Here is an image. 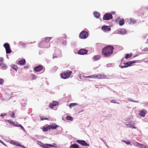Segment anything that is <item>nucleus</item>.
<instances>
[{
	"instance_id": "f257e3e1",
	"label": "nucleus",
	"mask_w": 148,
	"mask_h": 148,
	"mask_svg": "<svg viewBox=\"0 0 148 148\" xmlns=\"http://www.w3.org/2000/svg\"><path fill=\"white\" fill-rule=\"evenodd\" d=\"M114 49V47L112 46H107L102 49V54L105 57H108L110 56L113 54Z\"/></svg>"
},
{
	"instance_id": "f03ea898",
	"label": "nucleus",
	"mask_w": 148,
	"mask_h": 148,
	"mask_svg": "<svg viewBox=\"0 0 148 148\" xmlns=\"http://www.w3.org/2000/svg\"><path fill=\"white\" fill-rule=\"evenodd\" d=\"M72 73V71L69 70L64 71L60 74L61 77L64 79L68 78Z\"/></svg>"
},
{
	"instance_id": "7ed1b4c3",
	"label": "nucleus",
	"mask_w": 148,
	"mask_h": 148,
	"mask_svg": "<svg viewBox=\"0 0 148 148\" xmlns=\"http://www.w3.org/2000/svg\"><path fill=\"white\" fill-rule=\"evenodd\" d=\"M88 33L87 32L82 31L79 34V37L81 39H85L88 36Z\"/></svg>"
},
{
	"instance_id": "20e7f679",
	"label": "nucleus",
	"mask_w": 148,
	"mask_h": 148,
	"mask_svg": "<svg viewBox=\"0 0 148 148\" xmlns=\"http://www.w3.org/2000/svg\"><path fill=\"white\" fill-rule=\"evenodd\" d=\"M136 62L135 60L132 61L128 62L126 63H124V66H121V68H126L131 66L132 64L135 63Z\"/></svg>"
},
{
	"instance_id": "39448f33",
	"label": "nucleus",
	"mask_w": 148,
	"mask_h": 148,
	"mask_svg": "<svg viewBox=\"0 0 148 148\" xmlns=\"http://www.w3.org/2000/svg\"><path fill=\"white\" fill-rule=\"evenodd\" d=\"M3 46L6 49L7 53H10L11 52L10 45L8 43H5L4 44Z\"/></svg>"
},
{
	"instance_id": "423d86ee",
	"label": "nucleus",
	"mask_w": 148,
	"mask_h": 148,
	"mask_svg": "<svg viewBox=\"0 0 148 148\" xmlns=\"http://www.w3.org/2000/svg\"><path fill=\"white\" fill-rule=\"evenodd\" d=\"M112 18V16L110 14L106 13L103 16V20H108Z\"/></svg>"
},
{
	"instance_id": "0eeeda50",
	"label": "nucleus",
	"mask_w": 148,
	"mask_h": 148,
	"mask_svg": "<svg viewBox=\"0 0 148 148\" xmlns=\"http://www.w3.org/2000/svg\"><path fill=\"white\" fill-rule=\"evenodd\" d=\"M43 68L45 69L42 66L40 65L37 66L35 67L34 70L35 71L38 72L43 70Z\"/></svg>"
},
{
	"instance_id": "6e6552de",
	"label": "nucleus",
	"mask_w": 148,
	"mask_h": 148,
	"mask_svg": "<svg viewBox=\"0 0 148 148\" xmlns=\"http://www.w3.org/2000/svg\"><path fill=\"white\" fill-rule=\"evenodd\" d=\"M38 143L39 145L44 148H49V147H46L47 145H48L50 147H53V146L51 145L47 144H45L42 143L40 141H38Z\"/></svg>"
},
{
	"instance_id": "1a4fd4ad",
	"label": "nucleus",
	"mask_w": 148,
	"mask_h": 148,
	"mask_svg": "<svg viewBox=\"0 0 148 148\" xmlns=\"http://www.w3.org/2000/svg\"><path fill=\"white\" fill-rule=\"evenodd\" d=\"M77 142L78 143L84 146H89V145L84 140H76Z\"/></svg>"
},
{
	"instance_id": "9d476101",
	"label": "nucleus",
	"mask_w": 148,
	"mask_h": 148,
	"mask_svg": "<svg viewBox=\"0 0 148 148\" xmlns=\"http://www.w3.org/2000/svg\"><path fill=\"white\" fill-rule=\"evenodd\" d=\"M88 51L85 49H81L78 52V53L80 55H84L87 53Z\"/></svg>"
},
{
	"instance_id": "9b49d317",
	"label": "nucleus",
	"mask_w": 148,
	"mask_h": 148,
	"mask_svg": "<svg viewBox=\"0 0 148 148\" xmlns=\"http://www.w3.org/2000/svg\"><path fill=\"white\" fill-rule=\"evenodd\" d=\"M101 29L105 32H108L110 31L111 29L110 27L108 26H102L101 27Z\"/></svg>"
},
{
	"instance_id": "f8f14e48",
	"label": "nucleus",
	"mask_w": 148,
	"mask_h": 148,
	"mask_svg": "<svg viewBox=\"0 0 148 148\" xmlns=\"http://www.w3.org/2000/svg\"><path fill=\"white\" fill-rule=\"evenodd\" d=\"M51 127L50 125H47V126H44L42 128L43 131L44 132L47 131L48 130H50Z\"/></svg>"
},
{
	"instance_id": "ddd939ff",
	"label": "nucleus",
	"mask_w": 148,
	"mask_h": 148,
	"mask_svg": "<svg viewBox=\"0 0 148 148\" xmlns=\"http://www.w3.org/2000/svg\"><path fill=\"white\" fill-rule=\"evenodd\" d=\"M25 59H23L18 61V64L21 65H23L25 64Z\"/></svg>"
},
{
	"instance_id": "4468645a",
	"label": "nucleus",
	"mask_w": 148,
	"mask_h": 148,
	"mask_svg": "<svg viewBox=\"0 0 148 148\" xmlns=\"http://www.w3.org/2000/svg\"><path fill=\"white\" fill-rule=\"evenodd\" d=\"M51 127L50 128V129H56L57 128L59 127V126L57 125L55 123H53L52 124H51V125H50Z\"/></svg>"
},
{
	"instance_id": "2eb2a0df",
	"label": "nucleus",
	"mask_w": 148,
	"mask_h": 148,
	"mask_svg": "<svg viewBox=\"0 0 148 148\" xmlns=\"http://www.w3.org/2000/svg\"><path fill=\"white\" fill-rule=\"evenodd\" d=\"M57 104V103L56 102H53L52 103H50L49 105V107L51 109H53V108L56 106Z\"/></svg>"
},
{
	"instance_id": "dca6fc26",
	"label": "nucleus",
	"mask_w": 148,
	"mask_h": 148,
	"mask_svg": "<svg viewBox=\"0 0 148 148\" xmlns=\"http://www.w3.org/2000/svg\"><path fill=\"white\" fill-rule=\"evenodd\" d=\"M107 78V76L103 74H99V79H105Z\"/></svg>"
},
{
	"instance_id": "f3484780",
	"label": "nucleus",
	"mask_w": 148,
	"mask_h": 148,
	"mask_svg": "<svg viewBox=\"0 0 148 148\" xmlns=\"http://www.w3.org/2000/svg\"><path fill=\"white\" fill-rule=\"evenodd\" d=\"M0 66L1 68L3 70L7 68V66L6 65L3 63L0 64Z\"/></svg>"
},
{
	"instance_id": "a211bd4d",
	"label": "nucleus",
	"mask_w": 148,
	"mask_h": 148,
	"mask_svg": "<svg viewBox=\"0 0 148 148\" xmlns=\"http://www.w3.org/2000/svg\"><path fill=\"white\" fill-rule=\"evenodd\" d=\"M129 21L130 24H134L136 23V20L132 18H131Z\"/></svg>"
},
{
	"instance_id": "6ab92c4d",
	"label": "nucleus",
	"mask_w": 148,
	"mask_h": 148,
	"mask_svg": "<svg viewBox=\"0 0 148 148\" xmlns=\"http://www.w3.org/2000/svg\"><path fill=\"white\" fill-rule=\"evenodd\" d=\"M100 58V56L99 55L95 56L93 57V59L94 61H97L99 60Z\"/></svg>"
},
{
	"instance_id": "aec40b11",
	"label": "nucleus",
	"mask_w": 148,
	"mask_h": 148,
	"mask_svg": "<svg viewBox=\"0 0 148 148\" xmlns=\"http://www.w3.org/2000/svg\"><path fill=\"white\" fill-rule=\"evenodd\" d=\"M70 148H79V147L78 145L75 144L71 145Z\"/></svg>"
},
{
	"instance_id": "412c9836",
	"label": "nucleus",
	"mask_w": 148,
	"mask_h": 148,
	"mask_svg": "<svg viewBox=\"0 0 148 148\" xmlns=\"http://www.w3.org/2000/svg\"><path fill=\"white\" fill-rule=\"evenodd\" d=\"M136 145L140 148H143L144 146V145L139 143H136Z\"/></svg>"
},
{
	"instance_id": "4be33fe9",
	"label": "nucleus",
	"mask_w": 148,
	"mask_h": 148,
	"mask_svg": "<svg viewBox=\"0 0 148 148\" xmlns=\"http://www.w3.org/2000/svg\"><path fill=\"white\" fill-rule=\"evenodd\" d=\"M124 23V19L121 20L119 21V25L121 26L123 25Z\"/></svg>"
},
{
	"instance_id": "5701e85b",
	"label": "nucleus",
	"mask_w": 148,
	"mask_h": 148,
	"mask_svg": "<svg viewBox=\"0 0 148 148\" xmlns=\"http://www.w3.org/2000/svg\"><path fill=\"white\" fill-rule=\"evenodd\" d=\"M94 16L97 18H99L100 16V14L97 12H95L94 13Z\"/></svg>"
},
{
	"instance_id": "b1692460",
	"label": "nucleus",
	"mask_w": 148,
	"mask_h": 148,
	"mask_svg": "<svg viewBox=\"0 0 148 148\" xmlns=\"http://www.w3.org/2000/svg\"><path fill=\"white\" fill-rule=\"evenodd\" d=\"M132 56V53L126 54L125 56V58L126 59H127L128 58H130Z\"/></svg>"
},
{
	"instance_id": "393cba45",
	"label": "nucleus",
	"mask_w": 148,
	"mask_h": 148,
	"mask_svg": "<svg viewBox=\"0 0 148 148\" xmlns=\"http://www.w3.org/2000/svg\"><path fill=\"white\" fill-rule=\"evenodd\" d=\"M78 105L77 103H71L69 105V106L70 108H71L72 107H73L75 106H76Z\"/></svg>"
},
{
	"instance_id": "a878e982",
	"label": "nucleus",
	"mask_w": 148,
	"mask_h": 148,
	"mask_svg": "<svg viewBox=\"0 0 148 148\" xmlns=\"http://www.w3.org/2000/svg\"><path fill=\"white\" fill-rule=\"evenodd\" d=\"M92 77L93 79H99V74H95L92 75Z\"/></svg>"
},
{
	"instance_id": "bb28decb",
	"label": "nucleus",
	"mask_w": 148,
	"mask_h": 148,
	"mask_svg": "<svg viewBox=\"0 0 148 148\" xmlns=\"http://www.w3.org/2000/svg\"><path fill=\"white\" fill-rule=\"evenodd\" d=\"M146 114V113L145 111H144V110H142L140 112V115L142 116H144Z\"/></svg>"
},
{
	"instance_id": "cd10ccee",
	"label": "nucleus",
	"mask_w": 148,
	"mask_h": 148,
	"mask_svg": "<svg viewBox=\"0 0 148 148\" xmlns=\"http://www.w3.org/2000/svg\"><path fill=\"white\" fill-rule=\"evenodd\" d=\"M7 121L8 123H9L10 124L16 126V124L14 122L11 121V120H7Z\"/></svg>"
},
{
	"instance_id": "c85d7f7f",
	"label": "nucleus",
	"mask_w": 148,
	"mask_h": 148,
	"mask_svg": "<svg viewBox=\"0 0 148 148\" xmlns=\"http://www.w3.org/2000/svg\"><path fill=\"white\" fill-rule=\"evenodd\" d=\"M11 67L13 69L15 70L16 71H17V70L18 69V68L17 66L16 65H11Z\"/></svg>"
},
{
	"instance_id": "c756f323",
	"label": "nucleus",
	"mask_w": 148,
	"mask_h": 148,
	"mask_svg": "<svg viewBox=\"0 0 148 148\" xmlns=\"http://www.w3.org/2000/svg\"><path fill=\"white\" fill-rule=\"evenodd\" d=\"M66 119L70 121H72L73 120V118L72 117L69 116H67L66 117Z\"/></svg>"
},
{
	"instance_id": "7c9ffc66",
	"label": "nucleus",
	"mask_w": 148,
	"mask_h": 148,
	"mask_svg": "<svg viewBox=\"0 0 148 148\" xmlns=\"http://www.w3.org/2000/svg\"><path fill=\"white\" fill-rule=\"evenodd\" d=\"M51 39V37H46L45 38V42H48Z\"/></svg>"
},
{
	"instance_id": "2f4dec72",
	"label": "nucleus",
	"mask_w": 148,
	"mask_h": 148,
	"mask_svg": "<svg viewBox=\"0 0 148 148\" xmlns=\"http://www.w3.org/2000/svg\"><path fill=\"white\" fill-rule=\"evenodd\" d=\"M16 126L21 127L23 130H25L23 126L21 124H16Z\"/></svg>"
},
{
	"instance_id": "473e14b6",
	"label": "nucleus",
	"mask_w": 148,
	"mask_h": 148,
	"mask_svg": "<svg viewBox=\"0 0 148 148\" xmlns=\"http://www.w3.org/2000/svg\"><path fill=\"white\" fill-rule=\"evenodd\" d=\"M122 141L123 142L125 143L127 145H131V142L130 141H125V140H122Z\"/></svg>"
},
{
	"instance_id": "72a5a7b5",
	"label": "nucleus",
	"mask_w": 148,
	"mask_h": 148,
	"mask_svg": "<svg viewBox=\"0 0 148 148\" xmlns=\"http://www.w3.org/2000/svg\"><path fill=\"white\" fill-rule=\"evenodd\" d=\"M31 76L32 79H35L36 78V75L34 74H32Z\"/></svg>"
},
{
	"instance_id": "f704fd0d",
	"label": "nucleus",
	"mask_w": 148,
	"mask_h": 148,
	"mask_svg": "<svg viewBox=\"0 0 148 148\" xmlns=\"http://www.w3.org/2000/svg\"><path fill=\"white\" fill-rule=\"evenodd\" d=\"M83 77L84 78H92V75H90V76H83Z\"/></svg>"
},
{
	"instance_id": "c9c22d12",
	"label": "nucleus",
	"mask_w": 148,
	"mask_h": 148,
	"mask_svg": "<svg viewBox=\"0 0 148 148\" xmlns=\"http://www.w3.org/2000/svg\"><path fill=\"white\" fill-rule=\"evenodd\" d=\"M40 119H41L42 120H48L49 119L48 118H44V117H43V116H41V117H40Z\"/></svg>"
},
{
	"instance_id": "e433bc0d",
	"label": "nucleus",
	"mask_w": 148,
	"mask_h": 148,
	"mask_svg": "<svg viewBox=\"0 0 148 148\" xmlns=\"http://www.w3.org/2000/svg\"><path fill=\"white\" fill-rule=\"evenodd\" d=\"M11 117L13 118H15V114L14 112H12L11 114Z\"/></svg>"
},
{
	"instance_id": "4c0bfd02",
	"label": "nucleus",
	"mask_w": 148,
	"mask_h": 148,
	"mask_svg": "<svg viewBox=\"0 0 148 148\" xmlns=\"http://www.w3.org/2000/svg\"><path fill=\"white\" fill-rule=\"evenodd\" d=\"M3 80L1 78H0V84H1L3 83Z\"/></svg>"
},
{
	"instance_id": "58836bf2",
	"label": "nucleus",
	"mask_w": 148,
	"mask_h": 148,
	"mask_svg": "<svg viewBox=\"0 0 148 148\" xmlns=\"http://www.w3.org/2000/svg\"><path fill=\"white\" fill-rule=\"evenodd\" d=\"M14 143H15V145L17 146H21L20 144H19L18 143H17L16 142H15Z\"/></svg>"
},
{
	"instance_id": "ea45409f",
	"label": "nucleus",
	"mask_w": 148,
	"mask_h": 148,
	"mask_svg": "<svg viewBox=\"0 0 148 148\" xmlns=\"http://www.w3.org/2000/svg\"><path fill=\"white\" fill-rule=\"evenodd\" d=\"M7 115L5 113H4L3 114H1L0 115V116L1 117H3L4 116H6Z\"/></svg>"
},
{
	"instance_id": "a19ab883",
	"label": "nucleus",
	"mask_w": 148,
	"mask_h": 148,
	"mask_svg": "<svg viewBox=\"0 0 148 148\" xmlns=\"http://www.w3.org/2000/svg\"><path fill=\"white\" fill-rule=\"evenodd\" d=\"M4 59L2 57L0 58V62H1L3 61Z\"/></svg>"
},
{
	"instance_id": "79ce46f5",
	"label": "nucleus",
	"mask_w": 148,
	"mask_h": 148,
	"mask_svg": "<svg viewBox=\"0 0 148 148\" xmlns=\"http://www.w3.org/2000/svg\"><path fill=\"white\" fill-rule=\"evenodd\" d=\"M126 125L127 127H130V128H131L132 127V125H129V124H126Z\"/></svg>"
},
{
	"instance_id": "37998d69",
	"label": "nucleus",
	"mask_w": 148,
	"mask_h": 148,
	"mask_svg": "<svg viewBox=\"0 0 148 148\" xmlns=\"http://www.w3.org/2000/svg\"><path fill=\"white\" fill-rule=\"evenodd\" d=\"M111 102H112L113 103H116V102H115V100H112V101H111Z\"/></svg>"
},
{
	"instance_id": "c03bdc74",
	"label": "nucleus",
	"mask_w": 148,
	"mask_h": 148,
	"mask_svg": "<svg viewBox=\"0 0 148 148\" xmlns=\"http://www.w3.org/2000/svg\"><path fill=\"white\" fill-rule=\"evenodd\" d=\"M143 148H148V146L144 145Z\"/></svg>"
},
{
	"instance_id": "a18cd8bd",
	"label": "nucleus",
	"mask_w": 148,
	"mask_h": 148,
	"mask_svg": "<svg viewBox=\"0 0 148 148\" xmlns=\"http://www.w3.org/2000/svg\"><path fill=\"white\" fill-rule=\"evenodd\" d=\"M132 128H134V129H136V127H135L134 126V125H132Z\"/></svg>"
},
{
	"instance_id": "49530a36",
	"label": "nucleus",
	"mask_w": 148,
	"mask_h": 148,
	"mask_svg": "<svg viewBox=\"0 0 148 148\" xmlns=\"http://www.w3.org/2000/svg\"><path fill=\"white\" fill-rule=\"evenodd\" d=\"M58 57L56 56H53V58H57Z\"/></svg>"
},
{
	"instance_id": "de8ad7c7",
	"label": "nucleus",
	"mask_w": 148,
	"mask_h": 148,
	"mask_svg": "<svg viewBox=\"0 0 148 148\" xmlns=\"http://www.w3.org/2000/svg\"><path fill=\"white\" fill-rule=\"evenodd\" d=\"M11 142H13V143L15 145V143H14L15 142V141H11Z\"/></svg>"
},
{
	"instance_id": "09e8293b",
	"label": "nucleus",
	"mask_w": 148,
	"mask_h": 148,
	"mask_svg": "<svg viewBox=\"0 0 148 148\" xmlns=\"http://www.w3.org/2000/svg\"><path fill=\"white\" fill-rule=\"evenodd\" d=\"M21 147H22L23 148H26L24 146H22Z\"/></svg>"
},
{
	"instance_id": "8fccbe9b",
	"label": "nucleus",
	"mask_w": 148,
	"mask_h": 148,
	"mask_svg": "<svg viewBox=\"0 0 148 148\" xmlns=\"http://www.w3.org/2000/svg\"><path fill=\"white\" fill-rule=\"evenodd\" d=\"M112 14H115V12H112Z\"/></svg>"
},
{
	"instance_id": "3c124183",
	"label": "nucleus",
	"mask_w": 148,
	"mask_h": 148,
	"mask_svg": "<svg viewBox=\"0 0 148 148\" xmlns=\"http://www.w3.org/2000/svg\"><path fill=\"white\" fill-rule=\"evenodd\" d=\"M25 68H28V67H27V66H26V67L25 66Z\"/></svg>"
},
{
	"instance_id": "603ef678",
	"label": "nucleus",
	"mask_w": 148,
	"mask_h": 148,
	"mask_svg": "<svg viewBox=\"0 0 148 148\" xmlns=\"http://www.w3.org/2000/svg\"><path fill=\"white\" fill-rule=\"evenodd\" d=\"M0 142L1 143H3V142L1 141L0 140Z\"/></svg>"
}]
</instances>
